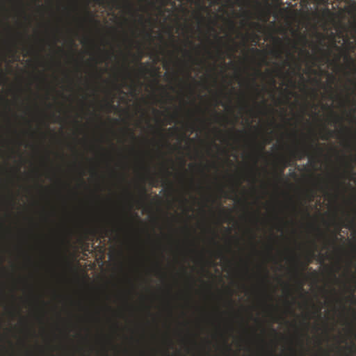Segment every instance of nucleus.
<instances>
[{"mask_svg":"<svg viewBox=\"0 0 356 356\" xmlns=\"http://www.w3.org/2000/svg\"><path fill=\"white\" fill-rule=\"evenodd\" d=\"M287 41H288L289 42H291V40H290L289 38H287Z\"/></svg>","mask_w":356,"mask_h":356,"instance_id":"nucleus-47","label":"nucleus"},{"mask_svg":"<svg viewBox=\"0 0 356 356\" xmlns=\"http://www.w3.org/2000/svg\"><path fill=\"white\" fill-rule=\"evenodd\" d=\"M314 256V252H312L311 253V256L307 257V262L305 263V264L304 265V268H305L307 266H308L311 262H312V259Z\"/></svg>","mask_w":356,"mask_h":356,"instance_id":"nucleus-18","label":"nucleus"},{"mask_svg":"<svg viewBox=\"0 0 356 356\" xmlns=\"http://www.w3.org/2000/svg\"><path fill=\"white\" fill-rule=\"evenodd\" d=\"M158 131H159V134L161 136H163V129H159L158 130Z\"/></svg>","mask_w":356,"mask_h":356,"instance_id":"nucleus-30","label":"nucleus"},{"mask_svg":"<svg viewBox=\"0 0 356 356\" xmlns=\"http://www.w3.org/2000/svg\"><path fill=\"white\" fill-rule=\"evenodd\" d=\"M216 38H218V40L219 41H222V38H221V37H218L217 35H216Z\"/></svg>","mask_w":356,"mask_h":356,"instance_id":"nucleus-39","label":"nucleus"},{"mask_svg":"<svg viewBox=\"0 0 356 356\" xmlns=\"http://www.w3.org/2000/svg\"><path fill=\"white\" fill-rule=\"evenodd\" d=\"M143 193L145 194V189L144 187L142 188Z\"/></svg>","mask_w":356,"mask_h":356,"instance_id":"nucleus-43","label":"nucleus"},{"mask_svg":"<svg viewBox=\"0 0 356 356\" xmlns=\"http://www.w3.org/2000/svg\"><path fill=\"white\" fill-rule=\"evenodd\" d=\"M292 260L296 264V268H295V273H296V275L297 277H299V276H301L302 275L303 273H302V270H300V266L301 264L300 261V259L296 257V256H293L292 257Z\"/></svg>","mask_w":356,"mask_h":356,"instance_id":"nucleus-6","label":"nucleus"},{"mask_svg":"<svg viewBox=\"0 0 356 356\" xmlns=\"http://www.w3.org/2000/svg\"><path fill=\"white\" fill-rule=\"evenodd\" d=\"M2 76H3V74L2 70L0 69V77H2Z\"/></svg>","mask_w":356,"mask_h":356,"instance_id":"nucleus-40","label":"nucleus"},{"mask_svg":"<svg viewBox=\"0 0 356 356\" xmlns=\"http://www.w3.org/2000/svg\"><path fill=\"white\" fill-rule=\"evenodd\" d=\"M307 56H309V53L307 50L302 51Z\"/></svg>","mask_w":356,"mask_h":356,"instance_id":"nucleus-33","label":"nucleus"},{"mask_svg":"<svg viewBox=\"0 0 356 356\" xmlns=\"http://www.w3.org/2000/svg\"><path fill=\"white\" fill-rule=\"evenodd\" d=\"M311 72H312V74H317V71H316V70H312V69H311Z\"/></svg>","mask_w":356,"mask_h":356,"instance_id":"nucleus-31","label":"nucleus"},{"mask_svg":"<svg viewBox=\"0 0 356 356\" xmlns=\"http://www.w3.org/2000/svg\"><path fill=\"white\" fill-rule=\"evenodd\" d=\"M139 21L142 25H144L145 22H147V20L145 19V18L143 15L139 16Z\"/></svg>","mask_w":356,"mask_h":356,"instance_id":"nucleus-21","label":"nucleus"},{"mask_svg":"<svg viewBox=\"0 0 356 356\" xmlns=\"http://www.w3.org/2000/svg\"><path fill=\"white\" fill-rule=\"evenodd\" d=\"M253 83H254V89H255V90H257V87H258V86L256 84V83H255V81H253Z\"/></svg>","mask_w":356,"mask_h":356,"instance_id":"nucleus-32","label":"nucleus"},{"mask_svg":"<svg viewBox=\"0 0 356 356\" xmlns=\"http://www.w3.org/2000/svg\"><path fill=\"white\" fill-rule=\"evenodd\" d=\"M319 44L321 46L320 47L319 45H316L315 46V50H316L318 52L321 53L323 56L322 57H318V56H314L313 57V59H314V63H313V65L314 66L316 65V63L318 62H321L323 61L324 59H326L327 60H329V57L330 56V54H331V51L330 50H326L323 48V47L325 46V44L323 42L322 40H321L319 42Z\"/></svg>","mask_w":356,"mask_h":356,"instance_id":"nucleus-2","label":"nucleus"},{"mask_svg":"<svg viewBox=\"0 0 356 356\" xmlns=\"http://www.w3.org/2000/svg\"><path fill=\"white\" fill-rule=\"evenodd\" d=\"M264 149V144L260 145L259 154H263Z\"/></svg>","mask_w":356,"mask_h":356,"instance_id":"nucleus-23","label":"nucleus"},{"mask_svg":"<svg viewBox=\"0 0 356 356\" xmlns=\"http://www.w3.org/2000/svg\"><path fill=\"white\" fill-rule=\"evenodd\" d=\"M275 42L278 44V48L272 50V54L276 58H281L283 53L284 44L281 38L278 37L274 38Z\"/></svg>","mask_w":356,"mask_h":356,"instance_id":"nucleus-5","label":"nucleus"},{"mask_svg":"<svg viewBox=\"0 0 356 356\" xmlns=\"http://www.w3.org/2000/svg\"><path fill=\"white\" fill-rule=\"evenodd\" d=\"M241 16L245 18V19H243L241 22L242 26L250 25L257 29L261 28V25L259 23L250 22V19L252 18V14L249 10H243V12L241 13Z\"/></svg>","mask_w":356,"mask_h":356,"instance_id":"nucleus-3","label":"nucleus"},{"mask_svg":"<svg viewBox=\"0 0 356 356\" xmlns=\"http://www.w3.org/2000/svg\"><path fill=\"white\" fill-rule=\"evenodd\" d=\"M218 53H219L220 55H222L223 54L222 49H220V48L218 49Z\"/></svg>","mask_w":356,"mask_h":356,"instance_id":"nucleus-35","label":"nucleus"},{"mask_svg":"<svg viewBox=\"0 0 356 356\" xmlns=\"http://www.w3.org/2000/svg\"><path fill=\"white\" fill-rule=\"evenodd\" d=\"M322 152L323 149L320 144L316 143V140L315 139L312 140L308 144H305L300 148L294 149L291 152V155L298 160H301L305 156H307L309 162L315 163L317 155Z\"/></svg>","mask_w":356,"mask_h":356,"instance_id":"nucleus-1","label":"nucleus"},{"mask_svg":"<svg viewBox=\"0 0 356 356\" xmlns=\"http://www.w3.org/2000/svg\"><path fill=\"white\" fill-rule=\"evenodd\" d=\"M305 213L307 216H309V213L307 210L305 211Z\"/></svg>","mask_w":356,"mask_h":356,"instance_id":"nucleus-41","label":"nucleus"},{"mask_svg":"<svg viewBox=\"0 0 356 356\" xmlns=\"http://www.w3.org/2000/svg\"><path fill=\"white\" fill-rule=\"evenodd\" d=\"M229 302L232 305L233 304V300L230 298H229Z\"/></svg>","mask_w":356,"mask_h":356,"instance_id":"nucleus-42","label":"nucleus"},{"mask_svg":"<svg viewBox=\"0 0 356 356\" xmlns=\"http://www.w3.org/2000/svg\"><path fill=\"white\" fill-rule=\"evenodd\" d=\"M128 7H129V9L133 13H136L135 12H133V6L132 5H131L130 3H128Z\"/></svg>","mask_w":356,"mask_h":356,"instance_id":"nucleus-26","label":"nucleus"},{"mask_svg":"<svg viewBox=\"0 0 356 356\" xmlns=\"http://www.w3.org/2000/svg\"><path fill=\"white\" fill-rule=\"evenodd\" d=\"M226 347H227V350H228V351H230V350H231V348H230V346H229L226 345Z\"/></svg>","mask_w":356,"mask_h":356,"instance_id":"nucleus-38","label":"nucleus"},{"mask_svg":"<svg viewBox=\"0 0 356 356\" xmlns=\"http://www.w3.org/2000/svg\"><path fill=\"white\" fill-rule=\"evenodd\" d=\"M257 161H258L257 158L255 157L254 159V166L257 165Z\"/></svg>","mask_w":356,"mask_h":356,"instance_id":"nucleus-29","label":"nucleus"},{"mask_svg":"<svg viewBox=\"0 0 356 356\" xmlns=\"http://www.w3.org/2000/svg\"><path fill=\"white\" fill-rule=\"evenodd\" d=\"M266 4L268 5V8H266V10L264 11V13H265V19L264 21L266 22L267 20H268L269 19V17H270V6L269 4L268 3V2L266 1Z\"/></svg>","mask_w":356,"mask_h":356,"instance_id":"nucleus-14","label":"nucleus"},{"mask_svg":"<svg viewBox=\"0 0 356 356\" xmlns=\"http://www.w3.org/2000/svg\"><path fill=\"white\" fill-rule=\"evenodd\" d=\"M287 55L291 57H294L289 50H287Z\"/></svg>","mask_w":356,"mask_h":356,"instance_id":"nucleus-28","label":"nucleus"},{"mask_svg":"<svg viewBox=\"0 0 356 356\" xmlns=\"http://www.w3.org/2000/svg\"><path fill=\"white\" fill-rule=\"evenodd\" d=\"M146 35L149 38H150L152 35H151V33L149 32H146Z\"/></svg>","mask_w":356,"mask_h":356,"instance_id":"nucleus-36","label":"nucleus"},{"mask_svg":"<svg viewBox=\"0 0 356 356\" xmlns=\"http://www.w3.org/2000/svg\"><path fill=\"white\" fill-rule=\"evenodd\" d=\"M344 59L351 63L352 65H355L356 64V60H355L348 53H346L345 56H344Z\"/></svg>","mask_w":356,"mask_h":356,"instance_id":"nucleus-13","label":"nucleus"},{"mask_svg":"<svg viewBox=\"0 0 356 356\" xmlns=\"http://www.w3.org/2000/svg\"><path fill=\"white\" fill-rule=\"evenodd\" d=\"M250 51L253 53V54H256L257 55H260L261 54V51L257 49V48H252L250 49Z\"/></svg>","mask_w":356,"mask_h":356,"instance_id":"nucleus-19","label":"nucleus"},{"mask_svg":"<svg viewBox=\"0 0 356 356\" xmlns=\"http://www.w3.org/2000/svg\"><path fill=\"white\" fill-rule=\"evenodd\" d=\"M332 120L334 123H339L341 125L340 130L338 131V133L340 135H344L345 134H350L351 133V130L343 124V118L341 117H340L337 115L333 114Z\"/></svg>","mask_w":356,"mask_h":356,"instance_id":"nucleus-4","label":"nucleus"},{"mask_svg":"<svg viewBox=\"0 0 356 356\" xmlns=\"http://www.w3.org/2000/svg\"><path fill=\"white\" fill-rule=\"evenodd\" d=\"M282 161H283L284 164H283V168L280 172L281 175H282V173H283L284 168L290 165L289 160H288V159H283Z\"/></svg>","mask_w":356,"mask_h":356,"instance_id":"nucleus-17","label":"nucleus"},{"mask_svg":"<svg viewBox=\"0 0 356 356\" xmlns=\"http://www.w3.org/2000/svg\"><path fill=\"white\" fill-rule=\"evenodd\" d=\"M175 130V128H169L168 131L172 132Z\"/></svg>","mask_w":356,"mask_h":356,"instance_id":"nucleus-37","label":"nucleus"},{"mask_svg":"<svg viewBox=\"0 0 356 356\" xmlns=\"http://www.w3.org/2000/svg\"><path fill=\"white\" fill-rule=\"evenodd\" d=\"M316 1L320 3H327L328 1L329 0H315ZM346 2H350L352 0H344Z\"/></svg>","mask_w":356,"mask_h":356,"instance_id":"nucleus-20","label":"nucleus"},{"mask_svg":"<svg viewBox=\"0 0 356 356\" xmlns=\"http://www.w3.org/2000/svg\"><path fill=\"white\" fill-rule=\"evenodd\" d=\"M325 132L321 136V139L324 140H327L330 138L333 137L334 134V131L330 129H327L325 128Z\"/></svg>","mask_w":356,"mask_h":356,"instance_id":"nucleus-9","label":"nucleus"},{"mask_svg":"<svg viewBox=\"0 0 356 356\" xmlns=\"http://www.w3.org/2000/svg\"><path fill=\"white\" fill-rule=\"evenodd\" d=\"M212 241L215 244H217V242L214 239H212Z\"/></svg>","mask_w":356,"mask_h":356,"instance_id":"nucleus-46","label":"nucleus"},{"mask_svg":"<svg viewBox=\"0 0 356 356\" xmlns=\"http://www.w3.org/2000/svg\"><path fill=\"white\" fill-rule=\"evenodd\" d=\"M177 117H178V113L177 112H175L172 114L170 115V122H169V124H171L172 122H175L177 120Z\"/></svg>","mask_w":356,"mask_h":356,"instance_id":"nucleus-16","label":"nucleus"},{"mask_svg":"<svg viewBox=\"0 0 356 356\" xmlns=\"http://www.w3.org/2000/svg\"><path fill=\"white\" fill-rule=\"evenodd\" d=\"M165 172H166L167 173H169V172H168V169H165Z\"/></svg>","mask_w":356,"mask_h":356,"instance_id":"nucleus-51","label":"nucleus"},{"mask_svg":"<svg viewBox=\"0 0 356 356\" xmlns=\"http://www.w3.org/2000/svg\"><path fill=\"white\" fill-rule=\"evenodd\" d=\"M270 143V140H268L266 142V143Z\"/></svg>","mask_w":356,"mask_h":356,"instance_id":"nucleus-50","label":"nucleus"},{"mask_svg":"<svg viewBox=\"0 0 356 356\" xmlns=\"http://www.w3.org/2000/svg\"><path fill=\"white\" fill-rule=\"evenodd\" d=\"M129 134H130L131 137L133 139H134V140H135L136 138V136H135V135H134V133L132 131H130V130H129Z\"/></svg>","mask_w":356,"mask_h":356,"instance_id":"nucleus-24","label":"nucleus"},{"mask_svg":"<svg viewBox=\"0 0 356 356\" xmlns=\"http://www.w3.org/2000/svg\"><path fill=\"white\" fill-rule=\"evenodd\" d=\"M116 0H94L95 3L102 6L113 8Z\"/></svg>","mask_w":356,"mask_h":356,"instance_id":"nucleus-8","label":"nucleus"},{"mask_svg":"<svg viewBox=\"0 0 356 356\" xmlns=\"http://www.w3.org/2000/svg\"><path fill=\"white\" fill-rule=\"evenodd\" d=\"M184 54H185L186 55H187V56L189 57V58H190L191 60H194V58H193V56H192V55L191 54V53H190V52H188V51L184 50Z\"/></svg>","mask_w":356,"mask_h":356,"instance_id":"nucleus-22","label":"nucleus"},{"mask_svg":"<svg viewBox=\"0 0 356 356\" xmlns=\"http://www.w3.org/2000/svg\"><path fill=\"white\" fill-rule=\"evenodd\" d=\"M286 287H287L288 291H289V285H288V284H286Z\"/></svg>","mask_w":356,"mask_h":356,"instance_id":"nucleus-49","label":"nucleus"},{"mask_svg":"<svg viewBox=\"0 0 356 356\" xmlns=\"http://www.w3.org/2000/svg\"><path fill=\"white\" fill-rule=\"evenodd\" d=\"M293 210H294L295 211H297V208H296V206H293Z\"/></svg>","mask_w":356,"mask_h":356,"instance_id":"nucleus-44","label":"nucleus"},{"mask_svg":"<svg viewBox=\"0 0 356 356\" xmlns=\"http://www.w3.org/2000/svg\"><path fill=\"white\" fill-rule=\"evenodd\" d=\"M227 22L229 25V27L230 29V30L232 31H236V24H235V22L232 19H227Z\"/></svg>","mask_w":356,"mask_h":356,"instance_id":"nucleus-12","label":"nucleus"},{"mask_svg":"<svg viewBox=\"0 0 356 356\" xmlns=\"http://www.w3.org/2000/svg\"><path fill=\"white\" fill-rule=\"evenodd\" d=\"M86 15L88 17V19L90 22H93V23H95V24H99V22L95 20L94 19V17L93 15H92V13L88 10V9H86Z\"/></svg>","mask_w":356,"mask_h":356,"instance_id":"nucleus-11","label":"nucleus"},{"mask_svg":"<svg viewBox=\"0 0 356 356\" xmlns=\"http://www.w3.org/2000/svg\"><path fill=\"white\" fill-rule=\"evenodd\" d=\"M141 59H142V51L140 52V55L138 56V61L140 63L141 72H144V71L145 70V68L143 66L144 63H140Z\"/></svg>","mask_w":356,"mask_h":356,"instance_id":"nucleus-15","label":"nucleus"},{"mask_svg":"<svg viewBox=\"0 0 356 356\" xmlns=\"http://www.w3.org/2000/svg\"><path fill=\"white\" fill-rule=\"evenodd\" d=\"M227 2L230 8H233L234 4L231 0H227Z\"/></svg>","mask_w":356,"mask_h":356,"instance_id":"nucleus-25","label":"nucleus"},{"mask_svg":"<svg viewBox=\"0 0 356 356\" xmlns=\"http://www.w3.org/2000/svg\"><path fill=\"white\" fill-rule=\"evenodd\" d=\"M293 47L296 48V44L295 43H293Z\"/></svg>","mask_w":356,"mask_h":356,"instance_id":"nucleus-45","label":"nucleus"},{"mask_svg":"<svg viewBox=\"0 0 356 356\" xmlns=\"http://www.w3.org/2000/svg\"><path fill=\"white\" fill-rule=\"evenodd\" d=\"M187 127H190V128H191V129H193V127H194V126H193V124H187Z\"/></svg>","mask_w":356,"mask_h":356,"instance_id":"nucleus-34","label":"nucleus"},{"mask_svg":"<svg viewBox=\"0 0 356 356\" xmlns=\"http://www.w3.org/2000/svg\"><path fill=\"white\" fill-rule=\"evenodd\" d=\"M221 211L222 213H225V211H224V209H221V211Z\"/></svg>","mask_w":356,"mask_h":356,"instance_id":"nucleus-48","label":"nucleus"},{"mask_svg":"<svg viewBox=\"0 0 356 356\" xmlns=\"http://www.w3.org/2000/svg\"><path fill=\"white\" fill-rule=\"evenodd\" d=\"M264 269L265 271V278H267L268 275V271L267 270V269L266 268H264Z\"/></svg>","mask_w":356,"mask_h":356,"instance_id":"nucleus-27","label":"nucleus"},{"mask_svg":"<svg viewBox=\"0 0 356 356\" xmlns=\"http://www.w3.org/2000/svg\"><path fill=\"white\" fill-rule=\"evenodd\" d=\"M241 36L243 39L245 40H248V39H251L252 42H254L256 44L259 39V35L254 33L252 34H242L241 33H238V37Z\"/></svg>","mask_w":356,"mask_h":356,"instance_id":"nucleus-7","label":"nucleus"},{"mask_svg":"<svg viewBox=\"0 0 356 356\" xmlns=\"http://www.w3.org/2000/svg\"><path fill=\"white\" fill-rule=\"evenodd\" d=\"M162 7L165 6L167 5H170L172 7H175L176 6L175 2L174 0H157Z\"/></svg>","mask_w":356,"mask_h":356,"instance_id":"nucleus-10","label":"nucleus"}]
</instances>
